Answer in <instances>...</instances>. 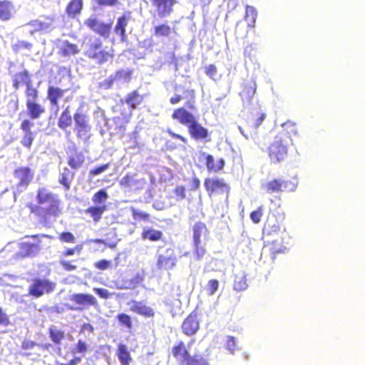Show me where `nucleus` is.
<instances>
[{
  "label": "nucleus",
  "instance_id": "f257e3e1",
  "mask_svg": "<svg viewBox=\"0 0 365 365\" xmlns=\"http://www.w3.org/2000/svg\"><path fill=\"white\" fill-rule=\"evenodd\" d=\"M36 199L38 205L36 206L34 212L39 216L47 218L50 216L57 217L61 214V201L58 196L51 192L48 188L39 187L37 190Z\"/></svg>",
  "mask_w": 365,
  "mask_h": 365
},
{
  "label": "nucleus",
  "instance_id": "f03ea898",
  "mask_svg": "<svg viewBox=\"0 0 365 365\" xmlns=\"http://www.w3.org/2000/svg\"><path fill=\"white\" fill-rule=\"evenodd\" d=\"M289 139L283 135H276L268 148L271 163L277 164L285 160L288 153Z\"/></svg>",
  "mask_w": 365,
  "mask_h": 365
},
{
  "label": "nucleus",
  "instance_id": "7ed1b4c3",
  "mask_svg": "<svg viewBox=\"0 0 365 365\" xmlns=\"http://www.w3.org/2000/svg\"><path fill=\"white\" fill-rule=\"evenodd\" d=\"M298 185V180L294 178L292 180L277 178L268 181L262 185V189L267 194L283 192H294Z\"/></svg>",
  "mask_w": 365,
  "mask_h": 365
},
{
  "label": "nucleus",
  "instance_id": "20e7f679",
  "mask_svg": "<svg viewBox=\"0 0 365 365\" xmlns=\"http://www.w3.org/2000/svg\"><path fill=\"white\" fill-rule=\"evenodd\" d=\"M102 42L98 38H91L85 45L86 55L95 59L98 63H103L112 58V55L106 51L102 50Z\"/></svg>",
  "mask_w": 365,
  "mask_h": 365
},
{
  "label": "nucleus",
  "instance_id": "39448f33",
  "mask_svg": "<svg viewBox=\"0 0 365 365\" xmlns=\"http://www.w3.org/2000/svg\"><path fill=\"white\" fill-rule=\"evenodd\" d=\"M85 107L81 105L73 115L75 122V130L77 132L78 138L86 141L91 136V127L89 125V117L84 110Z\"/></svg>",
  "mask_w": 365,
  "mask_h": 365
},
{
  "label": "nucleus",
  "instance_id": "423d86ee",
  "mask_svg": "<svg viewBox=\"0 0 365 365\" xmlns=\"http://www.w3.org/2000/svg\"><path fill=\"white\" fill-rule=\"evenodd\" d=\"M56 287V283L47 279L35 278L29 287V294L36 298L45 294L52 292Z\"/></svg>",
  "mask_w": 365,
  "mask_h": 365
},
{
  "label": "nucleus",
  "instance_id": "0eeeda50",
  "mask_svg": "<svg viewBox=\"0 0 365 365\" xmlns=\"http://www.w3.org/2000/svg\"><path fill=\"white\" fill-rule=\"evenodd\" d=\"M53 20L52 18L41 17L39 19L29 22L25 27L31 34L36 31L48 32L53 29Z\"/></svg>",
  "mask_w": 365,
  "mask_h": 365
},
{
  "label": "nucleus",
  "instance_id": "6e6552de",
  "mask_svg": "<svg viewBox=\"0 0 365 365\" xmlns=\"http://www.w3.org/2000/svg\"><path fill=\"white\" fill-rule=\"evenodd\" d=\"M34 172L29 167H20L15 170L14 177L19 180L18 190L21 192L32 181Z\"/></svg>",
  "mask_w": 365,
  "mask_h": 365
},
{
  "label": "nucleus",
  "instance_id": "1a4fd4ad",
  "mask_svg": "<svg viewBox=\"0 0 365 365\" xmlns=\"http://www.w3.org/2000/svg\"><path fill=\"white\" fill-rule=\"evenodd\" d=\"M177 262L175 251L172 248H168L163 254L159 255L157 267L159 269H171Z\"/></svg>",
  "mask_w": 365,
  "mask_h": 365
},
{
  "label": "nucleus",
  "instance_id": "9d476101",
  "mask_svg": "<svg viewBox=\"0 0 365 365\" xmlns=\"http://www.w3.org/2000/svg\"><path fill=\"white\" fill-rule=\"evenodd\" d=\"M146 180L143 178H138L136 175H127L121 178L120 184L122 187L128 190H142L146 185Z\"/></svg>",
  "mask_w": 365,
  "mask_h": 365
},
{
  "label": "nucleus",
  "instance_id": "9b49d317",
  "mask_svg": "<svg viewBox=\"0 0 365 365\" xmlns=\"http://www.w3.org/2000/svg\"><path fill=\"white\" fill-rule=\"evenodd\" d=\"M85 24L96 33L107 38L109 37L111 29L110 24H105L98 20L96 17H90L85 21Z\"/></svg>",
  "mask_w": 365,
  "mask_h": 365
},
{
  "label": "nucleus",
  "instance_id": "f8f14e48",
  "mask_svg": "<svg viewBox=\"0 0 365 365\" xmlns=\"http://www.w3.org/2000/svg\"><path fill=\"white\" fill-rule=\"evenodd\" d=\"M205 187L210 195L215 192L220 193L229 192V186L222 179L207 178L205 181Z\"/></svg>",
  "mask_w": 365,
  "mask_h": 365
},
{
  "label": "nucleus",
  "instance_id": "ddd939ff",
  "mask_svg": "<svg viewBox=\"0 0 365 365\" xmlns=\"http://www.w3.org/2000/svg\"><path fill=\"white\" fill-rule=\"evenodd\" d=\"M199 319L197 314L192 312L183 322L182 330L184 334L188 336L195 334L199 329Z\"/></svg>",
  "mask_w": 365,
  "mask_h": 365
},
{
  "label": "nucleus",
  "instance_id": "4468645a",
  "mask_svg": "<svg viewBox=\"0 0 365 365\" xmlns=\"http://www.w3.org/2000/svg\"><path fill=\"white\" fill-rule=\"evenodd\" d=\"M153 6L156 9L160 17H166L169 16L173 9L175 0H151Z\"/></svg>",
  "mask_w": 365,
  "mask_h": 365
},
{
  "label": "nucleus",
  "instance_id": "2eb2a0df",
  "mask_svg": "<svg viewBox=\"0 0 365 365\" xmlns=\"http://www.w3.org/2000/svg\"><path fill=\"white\" fill-rule=\"evenodd\" d=\"M70 300L83 307L98 305L97 299L93 295L88 294H73L71 295Z\"/></svg>",
  "mask_w": 365,
  "mask_h": 365
},
{
  "label": "nucleus",
  "instance_id": "dca6fc26",
  "mask_svg": "<svg viewBox=\"0 0 365 365\" xmlns=\"http://www.w3.org/2000/svg\"><path fill=\"white\" fill-rule=\"evenodd\" d=\"M174 120H177L182 125L189 126L195 119V116L184 108L175 110L172 115Z\"/></svg>",
  "mask_w": 365,
  "mask_h": 365
},
{
  "label": "nucleus",
  "instance_id": "f3484780",
  "mask_svg": "<svg viewBox=\"0 0 365 365\" xmlns=\"http://www.w3.org/2000/svg\"><path fill=\"white\" fill-rule=\"evenodd\" d=\"M131 19L130 13H125L122 16L117 19L116 25L114 28V32L116 35L120 36V41L124 42L127 39L125 34V27Z\"/></svg>",
  "mask_w": 365,
  "mask_h": 365
},
{
  "label": "nucleus",
  "instance_id": "a211bd4d",
  "mask_svg": "<svg viewBox=\"0 0 365 365\" xmlns=\"http://www.w3.org/2000/svg\"><path fill=\"white\" fill-rule=\"evenodd\" d=\"M187 129L190 135L195 140H202L206 138L208 135V130L202 126L197 119L189 125Z\"/></svg>",
  "mask_w": 365,
  "mask_h": 365
},
{
  "label": "nucleus",
  "instance_id": "6ab92c4d",
  "mask_svg": "<svg viewBox=\"0 0 365 365\" xmlns=\"http://www.w3.org/2000/svg\"><path fill=\"white\" fill-rule=\"evenodd\" d=\"M58 48H59V53L66 57L76 55L80 51L76 44L71 43L67 40H59Z\"/></svg>",
  "mask_w": 365,
  "mask_h": 365
},
{
  "label": "nucleus",
  "instance_id": "aec40b11",
  "mask_svg": "<svg viewBox=\"0 0 365 365\" xmlns=\"http://www.w3.org/2000/svg\"><path fill=\"white\" fill-rule=\"evenodd\" d=\"M194 242H205L207 240V230L202 222H197L192 227Z\"/></svg>",
  "mask_w": 365,
  "mask_h": 365
},
{
  "label": "nucleus",
  "instance_id": "412c9836",
  "mask_svg": "<svg viewBox=\"0 0 365 365\" xmlns=\"http://www.w3.org/2000/svg\"><path fill=\"white\" fill-rule=\"evenodd\" d=\"M130 309L132 312L145 317H152L154 315L153 309L140 302L133 301L130 304Z\"/></svg>",
  "mask_w": 365,
  "mask_h": 365
},
{
  "label": "nucleus",
  "instance_id": "4be33fe9",
  "mask_svg": "<svg viewBox=\"0 0 365 365\" xmlns=\"http://www.w3.org/2000/svg\"><path fill=\"white\" fill-rule=\"evenodd\" d=\"M282 131L280 132L277 135H283L284 138L289 139V143L292 144V137L297 135V128L296 124L292 121H287L282 125Z\"/></svg>",
  "mask_w": 365,
  "mask_h": 365
},
{
  "label": "nucleus",
  "instance_id": "5701e85b",
  "mask_svg": "<svg viewBox=\"0 0 365 365\" xmlns=\"http://www.w3.org/2000/svg\"><path fill=\"white\" fill-rule=\"evenodd\" d=\"M66 90L61 89L58 87L49 86L48 88L47 98L50 101L51 106H58V100L61 99Z\"/></svg>",
  "mask_w": 365,
  "mask_h": 365
},
{
  "label": "nucleus",
  "instance_id": "b1692460",
  "mask_svg": "<svg viewBox=\"0 0 365 365\" xmlns=\"http://www.w3.org/2000/svg\"><path fill=\"white\" fill-rule=\"evenodd\" d=\"M40 250V247L37 244H31L23 242L20 245V255L22 257L35 256Z\"/></svg>",
  "mask_w": 365,
  "mask_h": 365
},
{
  "label": "nucleus",
  "instance_id": "393cba45",
  "mask_svg": "<svg viewBox=\"0 0 365 365\" xmlns=\"http://www.w3.org/2000/svg\"><path fill=\"white\" fill-rule=\"evenodd\" d=\"M26 107L29 115L32 119H37L45 113L44 107L36 101H29L26 103Z\"/></svg>",
  "mask_w": 365,
  "mask_h": 365
},
{
  "label": "nucleus",
  "instance_id": "a878e982",
  "mask_svg": "<svg viewBox=\"0 0 365 365\" xmlns=\"http://www.w3.org/2000/svg\"><path fill=\"white\" fill-rule=\"evenodd\" d=\"M30 83H31V77L26 70L17 73L14 77L13 86L15 89H18L21 86H28Z\"/></svg>",
  "mask_w": 365,
  "mask_h": 365
},
{
  "label": "nucleus",
  "instance_id": "bb28decb",
  "mask_svg": "<svg viewBox=\"0 0 365 365\" xmlns=\"http://www.w3.org/2000/svg\"><path fill=\"white\" fill-rule=\"evenodd\" d=\"M280 230L279 223L277 220L274 217H269L266 222L263 233L268 235H272L278 233Z\"/></svg>",
  "mask_w": 365,
  "mask_h": 365
},
{
  "label": "nucleus",
  "instance_id": "cd10ccee",
  "mask_svg": "<svg viewBox=\"0 0 365 365\" xmlns=\"http://www.w3.org/2000/svg\"><path fill=\"white\" fill-rule=\"evenodd\" d=\"M258 12L257 9L252 6H246L245 20L247 23V26L254 28L257 18Z\"/></svg>",
  "mask_w": 365,
  "mask_h": 365
},
{
  "label": "nucleus",
  "instance_id": "c85d7f7f",
  "mask_svg": "<svg viewBox=\"0 0 365 365\" xmlns=\"http://www.w3.org/2000/svg\"><path fill=\"white\" fill-rule=\"evenodd\" d=\"M118 356L122 365L130 364L131 361V357L125 345L122 344L118 345Z\"/></svg>",
  "mask_w": 365,
  "mask_h": 365
},
{
  "label": "nucleus",
  "instance_id": "c756f323",
  "mask_svg": "<svg viewBox=\"0 0 365 365\" xmlns=\"http://www.w3.org/2000/svg\"><path fill=\"white\" fill-rule=\"evenodd\" d=\"M106 210L105 205L101 206H92L86 210V213L89 214L95 222H98L102 217V215Z\"/></svg>",
  "mask_w": 365,
  "mask_h": 365
},
{
  "label": "nucleus",
  "instance_id": "7c9ffc66",
  "mask_svg": "<svg viewBox=\"0 0 365 365\" xmlns=\"http://www.w3.org/2000/svg\"><path fill=\"white\" fill-rule=\"evenodd\" d=\"M162 236V232L153 228H144L142 233V238L143 240H149L150 241L160 240Z\"/></svg>",
  "mask_w": 365,
  "mask_h": 365
},
{
  "label": "nucleus",
  "instance_id": "2f4dec72",
  "mask_svg": "<svg viewBox=\"0 0 365 365\" xmlns=\"http://www.w3.org/2000/svg\"><path fill=\"white\" fill-rule=\"evenodd\" d=\"M13 11V6L9 1H0V19L8 20L10 19Z\"/></svg>",
  "mask_w": 365,
  "mask_h": 365
},
{
  "label": "nucleus",
  "instance_id": "473e14b6",
  "mask_svg": "<svg viewBox=\"0 0 365 365\" xmlns=\"http://www.w3.org/2000/svg\"><path fill=\"white\" fill-rule=\"evenodd\" d=\"M173 355L180 361L185 363L187 359L190 356L187 351L185 348V345L182 342L180 343L179 345L175 346L173 349Z\"/></svg>",
  "mask_w": 365,
  "mask_h": 365
},
{
  "label": "nucleus",
  "instance_id": "72a5a7b5",
  "mask_svg": "<svg viewBox=\"0 0 365 365\" xmlns=\"http://www.w3.org/2000/svg\"><path fill=\"white\" fill-rule=\"evenodd\" d=\"M143 101V97L138 91H135L129 93L125 99V103L133 109L135 108Z\"/></svg>",
  "mask_w": 365,
  "mask_h": 365
},
{
  "label": "nucleus",
  "instance_id": "f704fd0d",
  "mask_svg": "<svg viewBox=\"0 0 365 365\" xmlns=\"http://www.w3.org/2000/svg\"><path fill=\"white\" fill-rule=\"evenodd\" d=\"M68 109L69 108L67 107L66 110L61 113L59 118L58 125L61 129H66L71 125L72 118Z\"/></svg>",
  "mask_w": 365,
  "mask_h": 365
},
{
  "label": "nucleus",
  "instance_id": "c9c22d12",
  "mask_svg": "<svg viewBox=\"0 0 365 365\" xmlns=\"http://www.w3.org/2000/svg\"><path fill=\"white\" fill-rule=\"evenodd\" d=\"M84 162V156L81 153H75L69 156L68 165L73 169L79 168Z\"/></svg>",
  "mask_w": 365,
  "mask_h": 365
},
{
  "label": "nucleus",
  "instance_id": "e433bc0d",
  "mask_svg": "<svg viewBox=\"0 0 365 365\" xmlns=\"http://www.w3.org/2000/svg\"><path fill=\"white\" fill-rule=\"evenodd\" d=\"M49 336L53 343L59 344L64 338V332L56 327L51 326L49 328Z\"/></svg>",
  "mask_w": 365,
  "mask_h": 365
},
{
  "label": "nucleus",
  "instance_id": "4c0bfd02",
  "mask_svg": "<svg viewBox=\"0 0 365 365\" xmlns=\"http://www.w3.org/2000/svg\"><path fill=\"white\" fill-rule=\"evenodd\" d=\"M171 33L172 29L167 24H160L154 27V36L156 37H167Z\"/></svg>",
  "mask_w": 365,
  "mask_h": 365
},
{
  "label": "nucleus",
  "instance_id": "58836bf2",
  "mask_svg": "<svg viewBox=\"0 0 365 365\" xmlns=\"http://www.w3.org/2000/svg\"><path fill=\"white\" fill-rule=\"evenodd\" d=\"M246 277L244 274H240L235 277L234 282V289L237 291H244L247 288Z\"/></svg>",
  "mask_w": 365,
  "mask_h": 365
},
{
  "label": "nucleus",
  "instance_id": "ea45409f",
  "mask_svg": "<svg viewBox=\"0 0 365 365\" xmlns=\"http://www.w3.org/2000/svg\"><path fill=\"white\" fill-rule=\"evenodd\" d=\"M115 82L118 83H128L130 79V73L128 71L120 70L112 75Z\"/></svg>",
  "mask_w": 365,
  "mask_h": 365
},
{
  "label": "nucleus",
  "instance_id": "a19ab883",
  "mask_svg": "<svg viewBox=\"0 0 365 365\" xmlns=\"http://www.w3.org/2000/svg\"><path fill=\"white\" fill-rule=\"evenodd\" d=\"M82 6V0H72L67 6V11L68 14L75 15L81 11Z\"/></svg>",
  "mask_w": 365,
  "mask_h": 365
},
{
  "label": "nucleus",
  "instance_id": "79ce46f5",
  "mask_svg": "<svg viewBox=\"0 0 365 365\" xmlns=\"http://www.w3.org/2000/svg\"><path fill=\"white\" fill-rule=\"evenodd\" d=\"M144 279V272L143 271L138 272L135 275L131 278L128 285L127 289H133L140 284Z\"/></svg>",
  "mask_w": 365,
  "mask_h": 365
},
{
  "label": "nucleus",
  "instance_id": "37998d69",
  "mask_svg": "<svg viewBox=\"0 0 365 365\" xmlns=\"http://www.w3.org/2000/svg\"><path fill=\"white\" fill-rule=\"evenodd\" d=\"M38 91L33 86L32 83L26 86V103L31 101H36L38 98Z\"/></svg>",
  "mask_w": 365,
  "mask_h": 365
},
{
  "label": "nucleus",
  "instance_id": "c03bdc74",
  "mask_svg": "<svg viewBox=\"0 0 365 365\" xmlns=\"http://www.w3.org/2000/svg\"><path fill=\"white\" fill-rule=\"evenodd\" d=\"M32 48V44L24 41H18L13 45V49L16 52L21 51H30Z\"/></svg>",
  "mask_w": 365,
  "mask_h": 365
},
{
  "label": "nucleus",
  "instance_id": "a18cd8bd",
  "mask_svg": "<svg viewBox=\"0 0 365 365\" xmlns=\"http://www.w3.org/2000/svg\"><path fill=\"white\" fill-rule=\"evenodd\" d=\"M108 198V195L106 190H100L92 197V201L95 204H102L104 203L107 199Z\"/></svg>",
  "mask_w": 365,
  "mask_h": 365
},
{
  "label": "nucleus",
  "instance_id": "49530a36",
  "mask_svg": "<svg viewBox=\"0 0 365 365\" xmlns=\"http://www.w3.org/2000/svg\"><path fill=\"white\" fill-rule=\"evenodd\" d=\"M187 365H209L206 360L200 355L189 356L185 362Z\"/></svg>",
  "mask_w": 365,
  "mask_h": 365
},
{
  "label": "nucleus",
  "instance_id": "de8ad7c7",
  "mask_svg": "<svg viewBox=\"0 0 365 365\" xmlns=\"http://www.w3.org/2000/svg\"><path fill=\"white\" fill-rule=\"evenodd\" d=\"M219 287V282L217 279H210L206 287L205 290L208 295H213Z\"/></svg>",
  "mask_w": 365,
  "mask_h": 365
},
{
  "label": "nucleus",
  "instance_id": "09e8293b",
  "mask_svg": "<svg viewBox=\"0 0 365 365\" xmlns=\"http://www.w3.org/2000/svg\"><path fill=\"white\" fill-rule=\"evenodd\" d=\"M194 245L195 255H196L197 259H201L206 252L205 249V242H194Z\"/></svg>",
  "mask_w": 365,
  "mask_h": 365
},
{
  "label": "nucleus",
  "instance_id": "8fccbe9b",
  "mask_svg": "<svg viewBox=\"0 0 365 365\" xmlns=\"http://www.w3.org/2000/svg\"><path fill=\"white\" fill-rule=\"evenodd\" d=\"M132 210V215L134 220H144L147 221L149 219V214L143 212L141 210L135 209L133 207L131 208Z\"/></svg>",
  "mask_w": 365,
  "mask_h": 365
},
{
  "label": "nucleus",
  "instance_id": "3c124183",
  "mask_svg": "<svg viewBox=\"0 0 365 365\" xmlns=\"http://www.w3.org/2000/svg\"><path fill=\"white\" fill-rule=\"evenodd\" d=\"M117 319L118 322L124 325L126 328L130 329L132 327V322L130 319V317L125 314H119L117 316Z\"/></svg>",
  "mask_w": 365,
  "mask_h": 365
},
{
  "label": "nucleus",
  "instance_id": "603ef678",
  "mask_svg": "<svg viewBox=\"0 0 365 365\" xmlns=\"http://www.w3.org/2000/svg\"><path fill=\"white\" fill-rule=\"evenodd\" d=\"M71 177L69 175V170L66 168L64 169V172L61 174V178L60 179V182L66 187V188L68 190L70 187V182H71Z\"/></svg>",
  "mask_w": 365,
  "mask_h": 365
},
{
  "label": "nucleus",
  "instance_id": "864d4df0",
  "mask_svg": "<svg viewBox=\"0 0 365 365\" xmlns=\"http://www.w3.org/2000/svg\"><path fill=\"white\" fill-rule=\"evenodd\" d=\"M34 138H35V134L34 133L24 134L21 140V143L24 146L30 148L33 143Z\"/></svg>",
  "mask_w": 365,
  "mask_h": 365
},
{
  "label": "nucleus",
  "instance_id": "5fc2aeb1",
  "mask_svg": "<svg viewBox=\"0 0 365 365\" xmlns=\"http://www.w3.org/2000/svg\"><path fill=\"white\" fill-rule=\"evenodd\" d=\"M226 348L231 354H234L236 351V340L233 336L227 337Z\"/></svg>",
  "mask_w": 365,
  "mask_h": 365
},
{
  "label": "nucleus",
  "instance_id": "6e6d98bb",
  "mask_svg": "<svg viewBox=\"0 0 365 365\" xmlns=\"http://www.w3.org/2000/svg\"><path fill=\"white\" fill-rule=\"evenodd\" d=\"M262 216V207H258L257 210L251 212L250 218L254 223L259 222Z\"/></svg>",
  "mask_w": 365,
  "mask_h": 365
},
{
  "label": "nucleus",
  "instance_id": "4d7b16f0",
  "mask_svg": "<svg viewBox=\"0 0 365 365\" xmlns=\"http://www.w3.org/2000/svg\"><path fill=\"white\" fill-rule=\"evenodd\" d=\"M174 193L178 201H181L185 198V188L183 186H177Z\"/></svg>",
  "mask_w": 365,
  "mask_h": 365
},
{
  "label": "nucleus",
  "instance_id": "13d9d810",
  "mask_svg": "<svg viewBox=\"0 0 365 365\" xmlns=\"http://www.w3.org/2000/svg\"><path fill=\"white\" fill-rule=\"evenodd\" d=\"M34 126V123L29 120H24L21 124V129L23 130L24 134L32 133L31 128Z\"/></svg>",
  "mask_w": 365,
  "mask_h": 365
},
{
  "label": "nucleus",
  "instance_id": "bf43d9fd",
  "mask_svg": "<svg viewBox=\"0 0 365 365\" xmlns=\"http://www.w3.org/2000/svg\"><path fill=\"white\" fill-rule=\"evenodd\" d=\"M114 82H115V79L111 75L108 78L100 83V87L103 89H109L113 86Z\"/></svg>",
  "mask_w": 365,
  "mask_h": 365
},
{
  "label": "nucleus",
  "instance_id": "052dcab7",
  "mask_svg": "<svg viewBox=\"0 0 365 365\" xmlns=\"http://www.w3.org/2000/svg\"><path fill=\"white\" fill-rule=\"evenodd\" d=\"M109 167V164H105L98 168H96L93 170H91L89 173L91 175H98L103 172H105Z\"/></svg>",
  "mask_w": 365,
  "mask_h": 365
},
{
  "label": "nucleus",
  "instance_id": "680f3d73",
  "mask_svg": "<svg viewBox=\"0 0 365 365\" xmlns=\"http://www.w3.org/2000/svg\"><path fill=\"white\" fill-rule=\"evenodd\" d=\"M206 166L208 170L214 171L215 169V164L214 161V158L211 155H206Z\"/></svg>",
  "mask_w": 365,
  "mask_h": 365
},
{
  "label": "nucleus",
  "instance_id": "e2e57ef3",
  "mask_svg": "<svg viewBox=\"0 0 365 365\" xmlns=\"http://www.w3.org/2000/svg\"><path fill=\"white\" fill-rule=\"evenodd\" d=\"M38 344L30 340H24L21 343V348L24 350H32Z\"/></svg>",
  "mask_w": 365,
  "mask_h": 365
},
{
  "label": "nucleus",
  "instance_id": "0e129e2a",
  "mask_svg": "<svg viewBox=\"0 0 365 365\" xmlns=\"http://www.w3.org/2000/svg\"><path fill=\"white\" fill-rule=\"evenodd\" d=\"M87 349V345L85 342L79 340L76 347L73 350V353H84Z\"/></svg>",
  "mask_w": 365,
  "mask_h": 365
},
{
  "label": "nucleus",
  "instance_id": "69168bd1",
  "mask_svg": "<svg viewBox=\"0 0 365 365\" xmlns=\"http://www.w3.org/2000/svg\"><path fill=\"white\" fill-rule=\"evenodd\" d=\"M60 239L62 241L66 242H73L75 237L73 235L71 232H63L60 235Z\"/></svg>",
  "mask_w": 365,
  "mask_h": 365
},
{
  "label": "nucleus",
  "instance_id": "338daca9",
  "mask_svg": "<svg viewBox=\"0 0 365 365\" xmlns=\"http://www.w3.org/2000/svg\"><path fill=\"white\" fill-rule=\"evenodd\" d=\"M9 324V319L7 314L0 307V325L7 327Z\"/></svg>",
  "mask_w": 365,
  "mask_h": 365
},
{
  "label": "nucleus",
  "instance_id": "774afa93",
  "mask_svg": "<svg viewBox=\"0 0 365 365\" xmlns=\"http://www.w3.org/2000/svg\"><path fill=\"white\" fill-rule=\"evenodd\" d=\"M110 264V261H108V260H106V259H102V260H100V261L97 262L95 264V266H96V268H98V269H99L101 270H105V269L108 268Z\"/></svg>",
  "mask_w": 365,
  "mask_h": 365
}]
</instances>
